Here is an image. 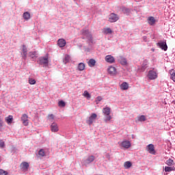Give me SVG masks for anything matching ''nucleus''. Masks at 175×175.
<instances>
[{"instance_id":"15","label":"nucleus","mask_w":175,"mask_h":175,"mask_svg":"<svg viewBox=\"0 0 175 175\" xmlns=\"http://www.w3.org/2000/svg\"><path fill=\"white\" fill-rule=\"evenodd\" d=\"M23 17L25 20H29L31 18V14L28 12H25L23 13Z\"/></svg>"},{"instance_id":"44","label":"nucleus","mask_w":175,"mask_h":175,"mask_svg":"<svg viewBox=\"0 0 175 175\" xmlns=\"http://www.w3.org/2000/svg\"><path fill=\"white\" fill-rule=\"evenodd\" d=\"M143 69L146 68V66H142Z\"/></svg>"},{"instance_id":"4","label":"nucleus","mask_w":175,"mask_h":175,"mask_svg":"<svg viewBox=\"0 0 175 175\" xmlns=\"http://www.w3.org/2000/svg\"><path fill=\"white\" fill-rule=\"evenodd\" d=\"M107 72L110 76H116L117 75V68L113 66H109L107 68Z\"/></svg>"},{"instance_id":"45","label":"nucleus","mask_w":175,"mask_h":175,"mask_svg":"<svg viewBox=\"0 0 175 175\" xmlns=\"http://www.w3.org/2000/svg\"><path fill=\"white\" fill-rule=\"evenodd\" d=\"M172 103H174V105H175V100H174V101L172 102Z\"/></svg>"},{"instance_id":"7","label":"nucleus","mask_w":175,"mask_h":175,"mask_svg":"<svg viewBox=\"0 0 175 175\" xmlns=\"http://www.w3.org/2000/svg\"><path fill=\"white\" fill-rule=\"evenodd\" d=\"M96 113H92V115L90 116L89 120H87V124L89 125H92V124L96 120Z\"/></svg>"},{"instance_id":"32","label":"nucleus","mask_w":175,"mask_h":175,"mask_svg":"<svg viewBox=\"0 0 175 175\" xmlns=\"http://www.w3.org/2000/svg\"><path fill=\"white\" fill-rule=\"evenodd\" d=\"M83 96H85V98H87L88 99H90L91 98V95L87 91L84 92Z\"/></svg>"},{"instance_id":"40","label":"nucleus","mask_w":175,"mask_h":175,"mask_svg":"<svg viewBox=\"0 0 175 175\" xmlns=\"http://www.w3.org/2000/svg\"><path fill=\"white\" fill-rule=\"evenodd\" d=\"M171 79L175 82V72L171 73Z\"/></svg>"},{"instance_id":"24","label":"nucleus","mask_w":175,"mask_h":175,"mask_svg":"<svg viewBox=\"0 0 175 175\" xmlns=\"http://www.w3.org/2000/svg\"><path fill=\"white\" fill-rule=\"evenodd\" d=\"M103 32L105 35H109V33H113V31L110 28H105Z\"/></svg>"},{"instance_id":"12","label":"nucleus","mask_w":175,"mask_h":175,"mask_svg":"<svg viewBox=\"0 0 175 175\" xmlns=\"http://www.w3.org/2000/svg\"><path fill=\"white\" fill-rule=\"evenodd\" d=\"M121 146L123 148H129L131 147V142L125 140L122 142Z\"/></svg>"},{"instance_id":"11","label":"nucleus","mask_w":175,"mask_h":175,"mask_svg":"<svg viewBox=\"0 0 175 175\" xmlns=\"http://www.w3.org/2000/svg\"><path fill=\"white\" fill-rule=\"evenodd\" d=\"M57 45L59 47H65L66 46V41L64 38H60L57 40Z\"/></svg>"},{"instance_id":"2","label":"nucleus","mask_w":175,"mask_h":175,"mask_svg":"<svg viewBox=\"0 0 175 175\" xmlns=\"http://www.w3.org/2000/svg\"><path fill=\"white\" fill-rule=\"evenodd\" d=\"M156 45L159 49L163 50V51H167V44H166V41H159Z\"/></svg>"},{"instance_id":"18","label":"nucleus","mask_w":175,"mask_h":175,"mask_svg":"<svg viewBox=\"0 0 175 175\" xmlns=\"http://www.w3.org/2000/svg\"><path fill=\"white\" fill-rule=\"evenodd\" d=\"M21 167L23 170H27L29 167V164L27 162H23L21 163Z\"/></svg>"},{"instance_id":"14","label":"nucleus","mask_w":175,"mask_h":175,"mask_svg":"<svg viewBox=\"0 0 175 175\" xmlns=\"http://www.w3.org/2000/svg\"><path fill=\"white\" fill-rule=\"evenodd\" d=\"M96 64V61H95V59H90L88 62V64L90 68H94V66H95V64Z\"/></svg>"},{"instance_id":"23","label":"nucleus","mask_w":175,"mask_h":175,"mask_svg":"<svg viewBox=\"0 0 175 175\" xmlns=\"http://www.w3.org/2000/svg\"><path fill=\"white\" fill-rule=\"evenodd\" d=\"M47 120L50 122H53V121H54V120H55V116L53 114H49L47 116Z\"/></svg>"},{"instance_id":"36","label":"nucleus","mask_w":175,"mask_h":175,"mask_svg":"<svg viewBox=\"0 0 175 175\" xmlns=\"http://www.w3.org/2000/svg\"><path fill=\"white\" fill-rule=\"evenodd\" d=\"M122 12H123L124 13H125L126 14H128V13H130V12H131V10H129V9H128V8H124L122 9Z\"/></svg>"},{"instance_id":"17","label":"nucleus","mask_w":175,"mask_h":175,"mask_svg":"<svg viewBox=\"0 0 175 175\" xmlns=\"http://www.w3.org/2000/svg\"><path fill=\"white\" fill-rule=\"evenodd\" d=\"M22 51H23V54L25 58H27V46H25V44H23L22 46Z\"/></svg>"},{"instance_id":"9","label":"nucleus","mask_w":175,"mask_h":175,"mask_svg":"<svg viewBox=\"0 0 175 175\" xmlns=\"http://www.w3.org/2000/svg\"><path fill=\"white\" fill-rule=\"evenodd\" d=\"M105 59L106 62H108L109 64H114V62H116V59L111 55H107Z\"/></svg>"},{"instance_id":"8","label":"nucleus","mask_w":175,"mask_h":175,"mask_svg":"<svg viewBox=\"0 0 175 175\" xmlns=\"http://www.w3.org/2000/svg\"><path fill=\"white\" fill-rule=\"evenodd\" d=\"M94 161H95V156H89L84 161L85 165H90V163H92V162H94Z\"/></svg>"},{"instance_id":"42","label":"nucleus","mask_w":175,"mask_h":175,"mask_svg":"<svg viewBox=\"0 0 175 175\" xmlns=\"http://www.w3.org/2000/svg\"><path fill=\"white\" fill-rule=\"evenodd\" d=\"M100 100H102V97L101 96H98L96 98V102H100Z\"/></svg>"},{"instance_id":"30","label":"nucleus","mask_w":175,"mask_h":175,"mask_svg":"<svg viewBox=\"0 0 175 175\" xmlns=\"http://www.w3.org/2000/svg\"><path fill=\"white\" fill-rule=\"evenodd\" d=\"M69 61H70V56H69L68 55H66L64 58V63L68 64Z\"/></svg>"},{"instance_id":"46","label":"nucleus","mask_w":175,"mask_h":175,"mask_svg":"<svg viewBox=\"0 0 175 175\" xmlns=\"http://www.w3.org/2000/svg\"><path fill=\"white\" fill-rule=\"evenodd\" d=\"M144 40H146V37H144Z\"/></svg>"},{"instance_id":"35","label":"nucleus","mask_w":175,"mask_h":175,"mask_svg":"<svg viewBox=\"0 0 175 175\" xmlns=\"http://www.w3.org/2000/svg\"><path fill=\"white\" fill-rule=\"evenodd\" d=\"M29 57H31V58H35V57H36V52L33 51V52H30L29 53Z\"/></svg>"},{"instance_id":"22","label":"nucleus","mask_w":175,"mask_h":175,"mask_svg":"<svg viewBox=\"0 0 175 175\" xmlns=\"http://www.w3.org/2000/svg\"><path fill=\"white\" fill-rule=\"evenodd\" d=\"M82 33L85 36H88L89 38H90V39L92 38V36L90 33V31L89 30H83L82 31Z\"/></svg>"},{"instance_id":"16","label":"nucleus","mask_w":175,"mask_h":175,"mask_svg":"<svg viewBox=\"0 0 175 175\" xmlns=\"http://www.w3.org/2000/svg\"><path fill=\"white\" fill-rule=\"evenodd\" d=\"M165 165H167V166H174V165H175L174 161L172 159H169L166 161Z\"/></svg>"},{"instance_id":"31","label":"nucleus","mask_w":175,"mask_h":175,"mask_svg":"<svg viewBox=\"0 0 175 175\" xmlns=\"http://www.w3.org/2000/svg\"><path fill=\"white\" fill-rule=\"evenodd\" d=\"M138 121H140L141 122H143L144 121H146V116L142 115L141 116L138 117Z\"/></svg>"},{"instance_id":"43","label":"nucleus","mask_w":175,"mask_h":175,"mask_svg":"<svg viewBox=\"0 0 175 175\" xmlns=\"http://www.w3.org/2000/svg\"><path fill=\"white\" fill-rule=\"evenodd\" d=\"M154 79H158V73L157 72H154Z\"/></svg>"},{"instance_id":"39","label":"nucleus","mask_w":175,"mask_h":175,"mask_svg":"<svg viewBox=\"0 0 175 175\" xmlns=\"http://www.w3.org/2000/svg\"><path fill=\"white\" fill-rule=\"evenodd\" d=\"M4 147H5V142L2 140H0V148H4Z\"/></svg>"},{"instance_id":"21","label":"nucleus","mask_w":175,"mask_h":175,"mask_svg":"<svg viewBox=\"0 0 175 175\" xmlns=\"http://www.w3.org/2000/svg\"><path fill=\"white\" fill-rule=\"evenodd\" d=\"M124 169H129L130 167H132V163H131V161H126L124 163Z\"/></svg>"},{"instance_id":"28","label":"nucleus","mask_w":175,"mask_h":175,"mask_svg":"<svg viewBox=\"0 0 175 175\" xmlns=\"http://www.w3.org/2000/svg\"><path fill=\"white\" fill-rule=\"evenodd\" d=\"M129 88V84L126 82H123L120 85V88Z\"/></svg>"},{"instance_id":"47","label":"nucleus","mask_w":175,"mask_h":175,"mask_svg":"<svg viewBox=\"0 0 175 175\" xmlns=\"http://www.w3.org/2000/svg\"><path fill=\"white\" fill-rule=\"evenodd\" d=\"M123 90H126V88H124Z\"/></svg>"},{"instance_id":"19","label":"nucleus","mask_w":175,"mask_h":175,"mask_svg":"<svg viewBox=\"0 0 175 175\" xmlns=\"http://www.w3.org/2000/svg\"><path fill=\"white\" fill-rule=\"evenodd\" d=\"M148 78L150 80H154V70H150L148 73Z\"/></svg>"},{"instance_id":"33","label":"nucleus","mask_w":175,"mask_h":175,"mask_svg":"<svg viewBox=\"0 0 175 175\" xmlns=\"http://www.w3.org/2000/svg\"><path fill=\"white\" fill-rule=\"evenodd\" d=\"M58 106L59 107H65V106H66L65 102H64V100L59 101Z\"/></svg>"},{"instance_id":"27","label":"nucleus","mask_w":175,"mask_h":175,"mask_svg":"<svg viewBox=\"0 0 175 175\" xmlns=\"http://www.w3.org/2000/svg\"><path fill=\"white\" fill-rule=\"evenodd\" d=\"M148 23L150 25H154V17L150 16L148 18Z\"/></svg>"},{"instance_id":"5","label":"nucleus","mask_w":175,"mask_h":175,"mask_svg":"<svg viewBox=\"0 0 175 175\" xmlns=\"http://www.w3.org/2000/svg\"><path fill=\"white\" fill-rule=\"evenodd\" d=\"M40 64L44 66H49V56L42 57L40 58Z\"/></svg>"},{"instance_id":"20","label":"nucleus","mask_w":175,"mask_h":175,"mask_svg":"<svg viewBox=\"0 0 175 175\" xmlns=\"http://www.w3.org/2000/svg\"><path fill=\"white\" fill-rule=\"evenodd\" d=\"M85 69V64L84 63H79L78 64V70H84Z\"/></svg>"},{"instance_id":"10","label":"nucleus","mask_w":175,"mask_h":175,"mask_svg":"<svg viewBox=\"0 0 175 175\" xmlns=\"http://www.w3.org/2000/svg\"><path fill=\"white\" fill-rule=\"evenodd\" d=\"M51 132H58L59 131L58 124L55 122L52 123L51 125Z\"/></svg>"},{"instance_id":"38","label":"nucleus","mask_w":175,"mask_h":175,"mask_svg":"<svg viewBox=\"0 0 175 175\" xmlns=\"http://www.w3.org/2000/svg\"><path fill=\"white\" fill-rule=\"evenodd\" d=\"M29 84L33 85V84H36V81L35 79H29Z\"/></svg>"},{"instance_id":"3","label":"nucleus","mask_w":175,"mask_h":175,"mask_svg":"<svg viewBox=\"0 0 175 175\" xmlns=\"http://www.w3.org/2000/svg\"><path fill=\"white\" fill-rule=\"evenodd\" d=\"M21 121L25 126H28L29 124V120L28 119V115L23 113L21 118Z\"/></svg>"},{"instance_id":"25","label":"nucleus","mask_w":175,"mask_h":175,"mask_svg":"<svg viewBox=\"0 0 175 175\" xmlns=\"http://www.w3.org/2000/svg\"><path fill=\"white\" fill-rule=\"evenodd\" d=\"M5 121L8 122V124H12V122H13V116H9L5 118Z\"/></svg>"},{"instance_id":"41","label":"nucleus","mask_w":175,"mask_h":175,"mask_svg":"<svg viewBox=\"0 0 175 175\" xmlns=\"http://www.w3.org/2000/svg\"><path fill=\"white\" fill-rule=\"evenodd\" d=\"M2 126H3V122L2 121V118H0V131L2 129Z\"/></svg>"},{"instance_id":"1","label":"nucleus","mask_w":175,"mask_h":175,"mask_svg":"<svg viewBox=\"0 0 175 175\" xmlns=\"http://www.w3.org/2000/svg\"><path fill=\"white\" fill-rule=\"evenodd\" d=\"M111 111V109L109 107H106L103 108V113H104V116H106L105 118V122H107V121H110L111 120V116H110V113Z\"/></svg>"},{"instance_id":"34","label":"nucleus","mask_w":175,"mask_h":175,"mask_svg":"<svg viewBox=\"0 0 175 175\" xmlns=\"http://www.w3.org/2000/svg\"><path fill=\"white\" fill-rule=\"evenodd\" d=\"M0 175H9V172H8V171L3 170V169H0Z\"/></svg>"},{"instance_id":"26","label":"nucleus","mask_w":175,"mask_h":175,"mask_svg":"<svg viewBox=\"0 0 175 175\" xmlns=\"http://www.w3.org/2000/svg\"><path fill=\"white\" fill-rule=\"evenodd\" d=\"M164 170L166 172H173V171L175 170V167H167V166H165Z\"/></svg>"},{"instance_id":"13","label":"nucleus","mask_w":175,"mask_h":175,"mask_svg":"<svg viewBox=\"0 0 175 175\" xmlns=\"http://www.w3.org/2000/svg\"><path fill=\"white\" fill-rule=\"evenodd\" d=\"M146 150L150 154H154V145L153 144H149L146 147Z\"/></svg>"},{"instance_id":"29","label":"nucleus","mask_w":175,"mask_h":175,"mask_svg":"<svg viewBox=\"0 0 175 175\" xmlns=\"http://www.w3.org/2000/svg\"><path fill=\"white\" fill-rule=\"evenodd\" d=\"M38 155H40V157H45L46 156V152H44V150L40 149L38 151Z\"/></svg>"},{"instance_id":"37","label":"nucleus","mask_w":175,"mask_h":175,"mask_svg":"<svg viewBox=\"0 0 175 175\" xmlns=\"http://www.w3.org/2000/svg\"><path fill=\"white\" fill-rule=\"evenodd\" d=\"M120 64H121L122 65H126V59H125V58H122V59H120Z\"/></svg>"},{"instance_id":"6","label":"nucleus","mask_w":175,"mask_h":175,"mask_svg":"<svg viewBox=\"0 0 175 175\" xmlns=\"http://www.w3.org/2000/svg\"><path fill=\"white\" fill-rule=\"evenodd\" d=\"M120 18H118V15L111 13L109 15V23H116V21H118Z\"/></svg>"}]
</instances>
